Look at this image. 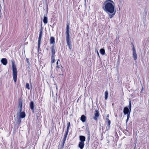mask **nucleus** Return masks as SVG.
Wrapping results in <instances>:
<instances>
[{"mask_svg":"<svg viewBox=\"0 0 149 149\" xmlns=\"http://www.w3.org/2000/svg\"><path fill=\"white\" fill-rule=\"evenodd\" d=\"M12 69H13V79L14 81L15 82L17 80V69L16 68L15 64L14 63L12 62Z\"/></svg>","mask_w":149,"mask_h":149,"instance_id":"nucleus-3","label":"nucleus"},{"mask_svg":"<svg viewBox=\"0 0 149 149\" xmlns=\"http://www.w3.org/2000/svg\"><path fill=\"white\" fill-rule=\"evenodd\" d=\"M55 50L56 47H55L53 45L51 48V53L50 56L55 55Z\"/></svg>","mask_w":149,"mask_h":149,"instance_id":"nucleus-8","label":"nucleus"},{"mask_svg":"<svg viewBox=\"0 0 149 149\" xmlns=\"http://www.w3.org/2000/svg\"><path fill=\"white\" fill-rule=\"evenodd\" d=\"M100 52L102 55H104L105 54L104 49H100Z\"/></svg>","mask_w":149,"mask_h":149,"instance_id":"nucleus-20","label":"nucleus"},{"mask_svg":"<svg viewBox=\"0 0 149 149\" xmlns=\"http://www.w3.org/2000/svg\"><path fill=\"white\" fill-rule=\"evenodd\" d=\"M55 55L51 56V63H53L55 61Z\"/></svg>","mask_w":149,"mask_h":149,"instance_id":"nucleus-19","label":"nucleus"},{"mask_svg":"<svg viewBox=\"0 0 149 149\" xmlns=\"http://www.w3.org/2000/svg\"><path fill=\"white\" fill-rule=\"evenodd\" d=\"M108 93L107 91H106L105 92V100H107L108 98Z\"/></svg>","mask_w":149,"mask_h":149,"instance_id":"nucleus-21","label":"nucleus"},{"mask_svg":"<svg viewBox=\"0 0 149 149\" xmlns=\"http://www.w3.org/2000/svg\"><path fill=\"white\" fill-rule=\"evenodd\" d=\"M114 2L111 0H106L102 4V8L107 13L110 18L115 15L116 11L115 9Z\"/></svg>","mask_w":149,"mask_h":149,"instance_id":"nucleus-1","label":"nucleus"},{"mask_svg":"<svg viewBox=\"0 0 149 149\" xmlns=\"http://www.w3.org/2000/svg\"><path fill=\"white\" fill-rule=\"evenodd\" d=\"M109 115H108L107 116V117H109Z\"/></svg>","mask_w":149,"mask_h":149,"instance_id":"nucleus-38","label":"nucleus"},{"mask_svg":"<svg viewBox=\"0 0 149 149\" xmlns=\"http://www.w3.org/2000/svg\"><path fill=\"white\" fill-rule=\"evenodd\" d=\"M20 106L21 108L20 111H22V100L21 99H19V106ZM26 116V114L25 112H21L19 115V118H24ZM21 122V120L19 118V123Z\"/></svg>","mask_w":149,"mask_h":149,"instance_id":"nucleus-4","label":"nucleus"},{"mask_svg":"<svg viewBox=\"0 0 149 149\" xmlns=\"http://www.w3.org/2000/svg\"><path fill=\"white\" fill-rule=\"evenodd\" d=\"M131 110H130L129 108L127 107H125L123 109V113L125 115H126L129 113H130Z\"/></svg>","mask_w":149,"mask_h":149,"instance_id":"nucleus-10","label":"nucleus"},{"mask_svg":"<svg viewBox=\"0 0 149 149\" xmlns=\"http://www.w3.org/2000/svg\"><path fill=\"white\" fill-rule=\"evenodd\" d=\"M29 106L31 109L34 112V103L33 101H31L29 104Z\"/></svg>","mask_w":149,"mask_h":149,"instance_id":"nucleus-13","label":"nucleus"},{"mask_svg":"<svg viewBox=\"0 0 149 149\" xmlns=\"http://www.w3.org/2000/svg\"><path fill=\"white\" fill-rule=\"evenodd\" d=\"M127 118H130V113H128V114H127Z\"/></svg>","mask_w":149,"mask_h":149,"instance_id":"nucleus-28","label":"nucleus"},{"mask_svg":"<svg viewBox=\"0 0 149 149\" xmlns=\"http://www.w3.org/2000/svg\"><path fill=\"white\" fill-rule=\"evenodd\" d=\"M106 122L107 123V124H110L111 121L108 118H106Z\"/></svg>","mask_w":149,"mask_h":149,"instance_id":"nucleus-24","label":"nucleus"},{"mask_svg":"<svg viewBox=\"0 0 149 149\" xmlns=\"http://www.w3.org/2000/svg\"><path fill=\"white\" fill-rule=\"evenodd\" d=\"M1 62L4 65H6L7 63V59L6 58H2L1 60Z\"/></svg>","mask_w":149,"mask_h":149,"instance_id":"nucleus-12","label":"nucleus"},{"mask_svg":"<svg viewBox=\"0 0 149 149\" xmlns=\"http://www.w3.org/2000/svg\"><path fill=\"white\" fill-rule=\"evenodd\" d=\"M97 54L98 55V56H99V57H100L99 54L97 50Z\"/></svg>","mask_w":149,"mask_h":149,"instance_id":"nucleus-29","label":"nucleus"},{"mask_svg":"<svg viewBox=\"0 0 149 149\" xmlns=\"http://www.w3.org/2000/svg\"><path fill=\"white\" fill-rule=\"evenodd\" d=\"M70 126V123L68 122L67 123V130L65 132V134H67V135L68 134V132H69V128Z\"/></svg>","mask_w":149,"mask_h":149,"instance_id":"nucleus-17","label":"nucleus"},{"mask_svg":"<svg viewBox=\"0 0 149 149\" xmlns=\"http://www.w3.org/2000/svg\"><path fill=\"white\" fill-rule=\"evenodd\" d=\"M61 70H62V68H63V67H62V65L61 66Z\"/></svg>","mask_w":149,"mask_h":149,"instance_id":"nucleus-34","label":"nucleus"},{"mask_svg":"<svg viewBox=\"0 0 149 149\" xmlns=\"http://www.w3.org/2000/svg\"><path fill=\"white\" fill-rule=\"evenodd\" d=\"M95 113L94 114V116L93 117V118L94 120H97L100 114L99 112L97 109H95Z\"/></svg>","mask_w":149,"mask_h":149,"instance_id":"nucleus-9","label":"nucleus"},{"mask_svg":"<svg viewBox=\"0 0 149 149\" xmlns=\"http://www.w3.org/2000/svg\"><path fill=\"white\" fill-rule=\"evenodd\" d=\"M86 138L85 136H79V140L80 141V142H84L85 141Z\"/></svg>","mask_w":149,"mask_h":149,"instance_id":"nucleus-15","label":"nucleus"},{"mask_svg":"<svg viewBox=\"0 0 149 149\" xmlns=\"http://www.w3.org/2000/svg\"><path fill=\"white\" fill-rule=\"evenodd\" d=\"M66 29V41L67 45L69 47V49L71 50L72 49V45L70 37V28L68 23L67 25Z\"/></svg>","mask_w":149,"mask_h":149,"instance_id":"nucleus-2","label":"nucleus"},{"mask_svg":"<svg viewBox=\"0 0 149 149\" xmlns=\"http://www.w3.org/2000/svg\"><path fill=\"white\" fill-rule=\"evenodd\" d=\"M129 118H127V119H126V123H127V122L129 120Z\"/></svg>","mask_w":149,"mask_h":149,"instance_id":"nucleus-33","label":"nucleus"},{"mask_svg":"<svg viewBox=\"0 0 149 149\" xmlns=\"http://www.w3.org/2000/svg\"><path fill=\"white\" fill-rule=\"evenodd\" d=\"M88 141H89L90 139V132L88 131Z\"/></svg>","mask_w":149,"mask_h":149,"instance_id":"nucleus-27","label":"nucleus"},{"mask_svg":"<svg viewBox=\"0 0 149 149\" xmlns=\"http://www.w3.org/2000/svg\"><path fill=\"white\" fill-rule=\"evenodd\" d=\"M42 27L41 25V27L40 30V33L38 40V48L39 49L40 47V45L41 42V39L42 35Z\"/></svg>","mask_w":149,"mask_h":149,"instance_id":"nucleus-5","label":"nucleus"},{"mask_svg":"<svg viewBox=\"0 0 149 149\" xmlns=\"http://www.w3.org/2000/svg\"><path fill=\"white\" fill-rule=\"evenodd\" d=\"M56 65H57L56 66V70L57 71H58V69H59V68H60V65H58V61H57L56 62Z\"/></svg>","mask_w":149,"mask_h":149,"instance_id":"nucleus-23","label":"nucleus"},{"mask_svg":"<svg viewBox=\"0 0 149 149\" xmlns=\"http://www.w3.org/2000/svg\"><path fill=\"white\" fill-rule=\"evenodd\" d=\"M143 90V88L142 87L141 90V92H142Z\"/></svg>","mask_w":149,"mask_h":149,"instance_id":"nucleus-32","label":"nucleus"},{"mask_svg":"<svg viewBox=\"0 0 149 149\" xmlns=\"http://www.w3.org/2000/svg\"><path fill=\"white\" fill-rule=\"evenodd\" d=\"M86 117L84 115H83L80 118V120L83 122H84L86 120Z\"/></svg>","mask_w":149,"mask_h":149,"instance_id":"nucleus-16","label":"nucleus"},{"mask_svg":"<svg viewBox=\"0 0 149 149\" xmlns=\"http://www.w3.org/2000/svg\"><path fill=\"white\" fill-rule=\"evenodd\" d=\"M132 51L133 59L134 60H136L137 59V55L136 53L134 47L133 45Z\"/></svg>","mask_w":149,"mask_h":149,"instance_id":"nucleus-7","label":"nucleus"},{"mask_svg":"<svg viewBox=\"0 0 149 149\" xmlns=\"http://www.w3.org/2000/svg\"><path fill=\"white\" fill-rule=\"evenodd\" d=\"M129 107L130 109V110H131V102L130 100L129 101Z\"/></svg>","mask_w":149,"mask_h":149,"instance_id":"nucleus-25","label":"nucleus"},{"mask_svg":"<svg viewBox=\"0 0 149 149\" xmlns=\"http://www.w3.org/2000/svg\"><path fill=\"white\" fill-rule=\"evenodd\" d=\"M68 135L65 134L64 135V137L63 139V141H62V145L61 146V147L63 148L65 141H66Z\"/></svg>","mask_w":149,"mask_h":149,"instance_id":"nucleus-11","label":"nucleus"},{"mask_svg":"<svg viewBox=\"0 0 149 149\" xmlns=\"http://www.w3.org/2000/svg\"><path fill=\"white\" fill-rule=\"evenodd\" d=\"M58 74L59 75H63V74L62 73H61V72L60 73H58Z\"/></svg>","mask_w":149,"mask_h":149,"instance_id":"nucleus-30","label":"nucleus"},{"mask_svg":"<svg viewBox=\"0 0 149 149\" xmlns=\"http://www.w3.org/2000/svg\"><path fill=\"white\" fill-rule=\"evenodd\" d=\"M26 88L29 90L30 89V88L29 87V84L28 83L26 84Z\"/></svg>","mask_w":149,"mask_h":149,"instance_id":"nucleus-26","label":"nucleus"},{"mask_svg":"<svg viewBox=\"0 0 149 149\" xmlns=\"http://www.w3.org/2000/svg\"><path fill=\"white\" fill-rule=\"evenodd\" d=\"M55 43V39L54 37H51L50 39V44H54Z\"/></svg>","mask_w":149,"mask_h":149,"instance_id":"nucleus-18","label":"nucleus"},{"mask_svg":"<svg viewBox=\"0 0 149 149\" xmlns=\"http://www.w3.org/2000/svg\"><path fill=\"white\" fill-rule=\"evenodd\" d=\"M110 124H107V126L106 127V130L107 131L108 130H109L110 129Z\"/></svg>","mask_w":149,"mask_h":149,"instance_id":"nucleus-22","label":"nucleus"},{"mask_svg":"<svg viewBox=\"0 0 149 149\" xmlns=\"http://www.w3.org/2000/svg\"><path fill=\"white\" fill-rule=\"evenodd\" d=\"M46 13L44 15V17L43 20V22L45 24H46L48 22L47 17V13L48 12V5H47L46 6Z\"/></svg>","mask_w":149,"mask_h":149,"instance_id":"nucleus-6","label":"nucleus"},{"mask_svg":"<svg viewBox=\"0 0 149 149\" xmlns=\"http://www.w3.org/2000/svg\"><path fill=\"white\" fill-rule=\"evenodd\" d=\"M84 146V142H80L78 144V146L80 149H83Z\"/></svg>","mask_w":149,"mask_h":149,"instance_id":"nucleus-14","label":"nucleus"},{"mask_svg":"<svg viewBox=\"0 0 149 149\" xmlns=\"http://www.w3.org/2000/svg\"><path fill=\"white\" fill-rule=\"evenodd\" d=\"M16 128V126L15 125L14 127V129H15Z\"/></svg>","mask_w":149,"mask_h":149,"instance_id":"nucleus-36","label":"nucleus"},{"mask_svg":"<svg viewBox=\"0 0 149 149\" xmlns=\"http://www.w3.org/2000/svg\"><path fill=\"white\" fill-rule=\"evenodd\" d=\"M58 61H60V60L59 59H58V60L57 61H58Z\"/></svg>","mask_w":149,"mask_h":149,"instance_id":"nucleus-35","label":"nucleus"},{"mask_svg":"<svg viewBox=\"0 0 149 149\" xmlns=\"http://www.w3.org/2000/svg\"><path fill=\"white\" fill-rule=\"evenodd\" d=\"M26 61H27V62L28 63H29V59L28 58H26Z\"/></svg>","mask_w":149,"mask_h":149,"instance_id":"nucleus-31","label":"nucleus"},{"mask_svg":"<svg viewBox=\"0 0 149 149\" xmlns=\"http://www.w3.org/2000/svg\"><path fill=\"white\" fill-rule=\"evenodd\" d=\"M18 114H19V112L17 111V114L18 115Z\"/></svg>","mask_w":149,"mask_h":149,"instance_id":"nucleus-37","label":"nucleus"}]
</instances>
